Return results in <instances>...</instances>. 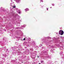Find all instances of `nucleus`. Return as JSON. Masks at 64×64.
<instances>
[{
	"label": "nucleus",
	"mask_w": 64,
	"mask_h": 64,
	"mask_svg": "<svg viewBox=\"0 0 64 64\" xmlns=\"http://www.w3.org/2000/svg\"><path fill=\"white\" fill-rule=\"evenodd\" d=\"M59 34L60 35H62L64 34V32L62 30H60L59 31Z\"/></svg>",
	"instance_id": "f257e3e1"
},
{
	"label": "nucleus",
	"mask_w": 64,
	"mask_h": 64,
	"mask_svg": "<svg viewBox=\"0 0 64 64\" xmlns=\"http://www.w3.org/2000/svg\"><path fill=\"white\" fill-rule=\"evenodd\" d=\"M25 10L26 11H29V10L28 8H26Z\"/></svg>",
	"instance_id": "f03ea898"
},
{
	"label": "nucleus",
	"mask_w": 64,
	"mask_h": 64,
	"mask_svg": "<svg viewBox=\"0 0 64 64\" xmlns=\"http://www.w3.org/2000/svg\"><path fill=\"white\" fill-rule=\"evenodd\" d=\"M2 8V10H3V11H4V8Z\"/></svg>",
	"instance_id": "7ed1b4c3"
},
{
	"label": "nucleus",
	"mask_w": 64,
	"mask_h": 64,
	"mask_svg": "<svg viewBox=\"0 0 64 64\" xmlns=\"http://www.w3.org/2000/svg\"><path fill=\"white\" fill-rule=\"evenodd\" d=\"M16 6H13V8H16Z\"/></svg>",
	"instance_id": "20e7f679"
},
{
	"label": "nucleus",
	"mask_w": 64,
	"mask_h": 64,
	"mask_svg": "<svg viewBox=\"0 0 64 64\" xmlns=\"http://www.w3.org/2000/svg\"><path fill=\"white\" fill-rule=\"evenodd\" d=\"M52 6H54V4H52Z\"/></svg>",
	"instance_id": "39448f33"
},
{
	"label": "nucleus",
	"mask_w": 64,
	"mask_h": 64,
	"mask_svg": "<svg viewBox=\"0 0 64 64\" xmlns=\"http://www.w3.org/2000/svg\"><path fill=\"white\" fill-rule=\"evenodd\" d=\"M25 40V38H24V40Z\"/></svg>",
	"instance_id": "423d86ee"
},
{
	"label": "nucleus",
	"mask_w": 64,
	"mask_h": 64,
	"mask_svg": "<svg viewBox=\"0 0 64 64\" xmlns=\"http://www.w3.org/2000/svg\"><path fill=\"white\" fill-rule=\"evenodd\" d=\"M19 14H20V12H19Z\"/></svg>",
	"instance_id": "0eeeda50"
},
{
	"label": "nucleus",
	"mask_w": 64,
	"mask_h": 64,
	"mask_svg": "<svg viewBox=\"0 0 64 64\" xmlns=\"http://www.w3.org/2000/svg\"><path fill=\"white\" fill-rule=\"evenodd\" d=\"M47 10H48V8H47Z\"/></svg>",
	"instance_id": "6e6552de"
},
{
	"label": "nucleus",
	"mask_w": 64,
	"mask_h": 64,
	"mask_svg": "<svg viewBox=\"0 0 64 64\" xmlns=\"http://www.w3.org/2000/svg\"><path fill=\"white\" fill-rule=\"evenodd\" d=\"M42 1V0H40L41 1Z\"/></svg>",
	"instance_id": "1a4fd4ad"
},
{
	"label": "nucleus",
	"mask_w": 64,
	"mask_h": 64,
	"mask_svg": "<svg viewBox=\"0 0 64 64\" xmlns=\"http://www.w3.org/2000/svg\"><path fill=\"white\" fill-rule=\"evenodd\" d=\"M38 64H41L40 63H39Z\"/></svg>",
	"instance_id": "9d476101"
},
{
	"label": "nucleus",
	"mask_w": 64,
	"mask_h": 64,
	"mask_svg": "<svg viewBox=\"0 0 64 64\" xmlns=\"http://www.w3.org/2000/svg\"><path fill=\"white\" fill-rule=\"evenodd\" d=\"M52 8L51 7H50V8Z\"/></svg>",
	"instance_id": "9b49d317"
}]
</instances>
